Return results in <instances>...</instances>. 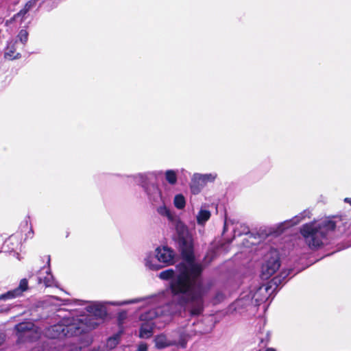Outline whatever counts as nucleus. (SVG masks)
Returning <instances> with one entry per match:
<instances>
[{
	"label": "nucleus",
	"mask_w": 351,
	"mask_h": 351,
	"mask_svg": "<svg viewBox=\"0 0 351 351\" xmlns=\"http://www.w3.org/2000/svg\"><path fill=\"white\" fill-rule=\"evenodd\" d=\"M176 230L185 262L178 266L179 274L171 284L172 293L180 298L182 304H191L193 315H199L202 311V285L200 274L202 266L195 263L193 239L188 227L176 216L171 222Z\"/></svg>",
	"instance_id": "1"
},
{
	"label": "nucleus",
	"mask_w": 351,
	"mask_h": 351,
	"mask_svg": "<svg viewBox=\"0 0 351 351\" xmlns=\"http://www.w3.org/2000/svg\"><path fill=\"white\" fill-rule=\"evenodd\" d=\"M90 313L88 316L63 319L65 327V337L78 335L90 330L94 329L99 324L100 319L106 314L105 308L98 302H94L87 306Z\"/></svg>",
	"instance_id": "2"
},
{
	"label": "nucleus",
	"mask_w": 351,
	"mask_h": 351,
	"mask_svg": "<svg viewBox=\"0 0 351 351\" xmlns=\"http://www.w3.org/2000/svg\"><path fill=\"white\" fill-rule=\"evenodd\" d=\"M336 222L332 219H326L317 226L314 223H306L302 226L300 232L304 237L308 247L313 250H317L324 245L329 232L336 228Z\"/></svg>",
	"instance_id": "3"
},
{
	"label": "nucleus",
	"mask_w": 351,
	"mask_h": 351,
	"mask_svg": "<svg viewBox=\"0 0 351 351\" xmlns=\"http://www.w3.org/2000/svg\"><path fill=\"white\" fill-rule=\"evenodd\" d=\"M248 233H250V229L247 226L228 219L226 214H225L222 234L226 237L225 239L228 243L231 242L237 237H241Z\"/></svg>",
	"instance_id": "4"
},
{
	"label": "nucleus",
	"mask_w": 351,
	"mask_h": 351,
	"mask_svg": "<svg viewBox=\"0 0 351 351\" xmlns=\"http://www.w3.org/2000/svg\"><path fill=\"white\" fill-rule=\"evenodd\" d=\"M160 313V309L157 308L150 310L147 313L141 315L140 319L144 322L142 323L139 329L138 337L140 338L148 339L152 336L154 324L152 320L158 317Z\"/></svg>",
	"instance_id": "5"
},
{
	"label": "nucleus",
	"mask_w": 351,
	"mask_h": 351,
	"mask_svg": "<svg viewBox=\"0 0 351 351\" xmlns=\"http://www.w3.org/2000/svg\"><path fill=\"white\" fill-rule=\"evenodd\" d=\"M15 329L19 338H26L29 341L36 340L40 335L39 329L32 322L20 323L15 326Z\"/></svg>",
	"instance_id": "6"
},
{
	"label": "nucleus",
	"mask_w": 351,
	"mask_h": 351,
	"mask_svg": "<svg viewBox=\"0 0 351 351\" xmlns=\"http://www.w3.org/2000/svg\"><path fill=\"white\" fill-rule=\"evenodd\" d=\"M217 176L211 174L195 173L191 179V190L193 194H197L208 182H213Z\"/></svg>",
	"instance_id": "7"
},
{
	"label": "nucleus",
	"mask_w": 351,
	"mask_h": 351,
	"mask_svg": "<svg viewBox=\"0 0 351 351\" xmlns=\"http://www.w3.org/2000/svg\"><path fill=\"white\" fill-rule=\"evenodd\" d=\"M280 261L277 254L269 257L262 266L263 278H269L280 268Z\"/></svg>",
	"instance_id": "8"
},
{
	"label": "nucleus",
	"mask_w": 351,
	"mask_h": 351,
	"mask_svg": "<svg viewBox=\"0 0 351 351\" xmlns=\"http://www.w3.org/2000/svg\"><path fill=\"white\" fill-rule=\"evenodd\" d=\"M174 256L173 251L168 247H158L156 249V259L159 263H164L165 265L173 263Z\"/></svg>",
	"instance_id": "9"
},
{
	"label": "nucleus",
	"mask_w": 351,
	"mask_h": 351,
	"mask_svg": "<svg viewBox=\"0 0 351 351\" xmlns=\"http://www.w3.org/2000/svg\"><path fill=\"white\" fill-rule=\"evenodd\" d=\"M29 288L28 281L26 278L20 280L19 286L13 290L8 291L6 293L0 295V300H5L20 297L23 292L26 291Z\"/></svg>",
	"instance_id": "10"
},
{
	"label": "nucleus",
	"mask_w": 351,
	"mask_h": 351,
	"mask_svg": "<svg viewBox=\"0 0 351 351\" xmlns=\"http://www.w3.org/2000/svg\"><path fill=\"white\" fill-rule=\"evenodd\" d=\"M65 334L63 319L59 324L48 328L45 332L46 336L51 339L65 337Z\"/></svg>",
	"instance_id": "11"
},
{
	"label": "nucleus",
	"mask_w": 351,
	"mask_h": 351,
	"mask_svg": "<svg viewBox=\"0 0 351 351\" xmlns=\"http://www.w3.org/2000/svg\"><path fill=\"white\" fill-rule=\"evenodd\" d=\"M155 347L157 349L161 350L167 347L174 346L177 344L176 340L168 338L165 335L160 334L155 336L154 339Z\"/></svg>",
	"instance_id": "12"
},
{
	"label": "nucleus",
	"mask_w": 351,
	"mask_h": 351,
	"mask_svg": "<svg viewBox=\"0 0 351 351\" xmlns=\"http://www.w3.org/2000/svg\"><path fill=\"white\" fill-rule=\"evenodd\" d=\"M45 274L46 275L44 276L43 271H39L38 276V282L39 284L43 283L45 285V287L52 286L54 282V279L53 276L51 274L49 268L45 269Z\"/></svg>",
	"instance_id": "13"
},
{
	"label": "nucleus",
	"mask_w": 351,
	"mask_h": 351,
	"mask_svg": "<svg viewBox=\"0 0 351 351\" xmlns=\"http://www.w3.org/2000/svg\"><path fill=\"white\" fill-rule=\"evenodd\" d=\"M148 195L150 199L155 203H159L162 201V192L156 185H151L148 189Z\"/></svg>",
	"instance_id": "14"
},
{
	"label": "nucleus",
	"mask_w": 351,
	"mask_h": 351,
	"mask_svg": "<svg viewBox=\"0 0 351 351\" xmlns=\"http://www.w3.org/2000/svg\"><path fill=\"white\" fill-rule=\"evenodd\" d=\"M210 212L205 208L204 207H201L199 212L196 215V220L198 225L204 226L206 222L210 217Z\"/></svg>",
	"instance_id": "15"
},
{
	"label": "nucleus",
	"mask_w": 351,
	"mask_h": 351,
	"mask_svg": "<svg viewBox=\"0 0 351 351\" xmlns=\"http://www.w3.org/2000/svg\"><path fill=\"white\" fill-rule=\"evenodd\" d=\"M15 43L16 41H11L9 43L7 50L5 53V58L9 60H14L20 57V53H16V49L14 48Z\"/></svg>",
	"instance_id": "16"
},
{
	"label": "nucleus",
	"mask_w": 351,
	"mask_h": 351,
	"mask_svg": "<svg viewBox=\"0 0 351 351\" xmlns=\"http://www.w3.org/2000/svg\"><path fill=\"white\" fill-rule=\"evenodd\" d=\"M157 212L161 216L166 217L169 223L176 217L165 205L158 207Z\"/></svg>",
	"instance_id": "17"
},
{
	"label": "nucleus",
	"mask_w": 351,
	"mask_h": 351,
	"mask_svg": "<svg viewBox=\"0 0 351 351\" xmlns=\"http://www.w3.org/2000/svg\"><path fill=\"white\" fill-rule=\"evenodd\" d=\"M145 265L152 270H158L161 266L156 262L155 258L152 255H147L145 259Z\"/></svg>",
	"instance_id": "18"
},
{
	"label": "nucleus",
	"mask_w": 351,
	"mask_h": 351,
	"mask_svg": "<svg viewBox=\"0 0 351 351\" xmlns=\"http://www.w3.org/2000/svg\"><path fill=\"white\" fill-rule=\"evenodd\" d=\"M173 205L179 210L183 209L186 206V199L183 195L178 194L173 198Z\"/></svg>",
	"instance_id": "19"
},
{
	"label": "nucleus",
	"mask_w": 351,
	"mask_h": 351,
	"mask_svg": "<svg viewBox=\"0 0 351 351\" xmlns=\"http://www.w3.org/2000/svg\"><path fill=\"white\" fill-rule=\"evenodd\" d=\"M38 0H30L25 5L24 8L22 9L17 14L14 16V18L16 19L20 16H24L29 10H30L32 8H34Z\"/></svg>",
	"instance_id": "20"
},
{
	"label": "nucleus",
	"mask_w": 351,
	"mask_h": 351,
	"mask_svg": "<svg viewBox=\"0 0 351 351\" xmlns=\"http://www.w3.org/2000/svg\"><path fill=\"white\" fill-rule=\"evenodd\" d=\"M120 334H117L114 336L110 337L106 343V347L108 349H113L117 346L119 342Z\"/></svg>",
	"instance_id": "21"
},
{
	"label": "nucleus",
	"mask_w": 351,
	"mask_h": 351,
	"mask_svg": "<svg viewBox=\"0 0 351 351\" xmlns=\"http://www.w3.org/2000/svg\"><path fill=\"white\" fill-rule=\"evenodd\" d=\"M165 178L167 182L171 184H175L177 182V174L173 170H167L165 172Z\"/></svg>",
	"instance_id": "22"
},
{
	"label": "nucleus",
	"mask_w": 351,
	"mask_h": 351,
	"mask_svg": "<svg viewBox=\"0 0 351 351\" xmlns=\"http://www.w3.org/2000/svg\"><path fill=\"white\" fill-rule=\"evenodd\" d=\"M174 271L173 269H167L160 273L159 277L163 280H168L173 277Z\"/></svg>",
	"instance_id": "23"
},
{
	"label": "nucleus",
	"mask_w": 351,
	"mask_h": 351,
	"mask_svg": "<svg viewBox=\"0 0 351 351\" xmlns=\"http://www.w3.org/2000/svg\"><path fill=\"white\" fill-rule=\"evenodd\" d=\"M18 38L20 41L25 45L28 39V33L25 29H21L18 34Z\"/></svg>",
	"instance_id": "24"
},
{
	"label": "nucleus",
	"mask_w": 351,
	"mask_h": 351,
	"mask_svg": "<svg viewBox=\"0 0 351 351\" xmlns=\"http://www.w3.org/2000/svg\"><path fill=\"white\" fill-rule=\"evenodd\" d=\"M147 346L145 343L138 345V351H147Z\"/></svg>",
	"instance_id": "25"
},
{
	"label": "nucleus",
	"mask_w": 351,
	"mask_h": 351,
	"mask_svg": "<svg viewBox=\"0 0 351 351\" xmlns=\"http://www.w3.org/2000/svg\"><path fill=\"white\" fill-rule=\"evenodd\" d=\"M139 301V300H130V301H124V302H120V303H118L117 304V305H123V304H130V303H135V302H138Z\"/></svg>",
	"instance_id": "26"
},
{
	"label": "nucleus",
	"mask_w": 351,
	"mask_h": 351,
	"mask_svg": "<svg viewBox=\"0 0 351 351\" xmlns=\"http://www.w3.org/2000/svg\"><path fill=\"white\" fill-rule=\"evenodd\" d=\"M4 340V335L0 334V346L3 343Z\"/></svg>",
	"instance_id": "27"
},
{
	"label": "nucleus",
	"mask_w": 351,
	"mask_h": 351,
	"mask_svg": "<svg viewBox=\"0 0 351 351\" xmlns=\"http://www.w3.org/2000/svg\"><path fill=\"white\" fill-rule=\"evenodd\" d=\"M344 202H346V203H348L350 204V205L351 206V197H346L344 199Z\"/></svg>",
	"instance_id": "28"
},
{
	"label": "nucleus",
	"mask_w": 351,
	"mask_h": 351,
	"mask_svg": "<svg viewBox=\"0 0 351 351\" xmlns=\"http://www.w3.org/2000/svg\"><path fill=\"white\" fill-rule=\"evenodd\" d=\"M265 351H276V349L273 348H267Z\"/></svg>",
	"instance_id": "29"
},
{
	"label": "nucleus",
	"mask_w": 351,
	"mask_h": 351,
	"mask_svg": "<svg viewBox=\"0 0 351 351\" xmlns=\"http://www.w3.org/2000/svg\"><path fill=\"white\" fill-rule=\"evenodd\" d=\"M273 280L275 281V284H276L277 280L280 281V280H278L277 278H274Z\"/></svg>",
	"instance_id": "30"
},
{
	"label": "nucleus",
	"mask_w": 351,
	"mask_h": 351,
	"mask_svg": "<svg viewBox=\"0 0 351 351\" xmlns=\"http://www.w3.org/2000/svg\"><path fill=\"white\" fill-rule=\"evenodd\" d=\"M92 351H101V350H99V349H94V350H93Z\"/></svg>",
	"instance_id": "31"
},
{
	"label": "nucleus",
	"mask_w": 351,
	"mask_h": 351,
	"mask_svg": "<svg viewBox=\"0 0 351 351\" xmlns=\"http://www.w3.org/2000/svg\"><path fill=\"white\" fill-rule=\"evenodd\" d=\"M185 346V344L183 343H182V347L184 348Z\"/></svg>",
	"instance_id": "32"
},
{
	"label": "nucleus",
	"mask_w": 351,
	"mask_h": 351,
	"mask_svg": "<svg viewBox=\"0 0 351 351\" xmlns=\"http://www.w3.org/2000/svg\"><path fill=\"white\" fill-rule=\"evenodd\" d=\"M49 261H50V258H48V263H49Z\"/></svg>",
	"instance_id": "33"
},
{
	"label": "nucleus",
	"mask_w": 351,
	"mask_h": 351,
	"mask_svg": "<svg viewBox=\"0 0 351 351\" xmlns=\"http://www.w3.org/2000/svg\"><path fill=\"white\" fill-rule=\"evenodd\" d=\"M258 351H261V350H258Z\"/></svg>",
	"instance_id": "34"
}]
</instances>
